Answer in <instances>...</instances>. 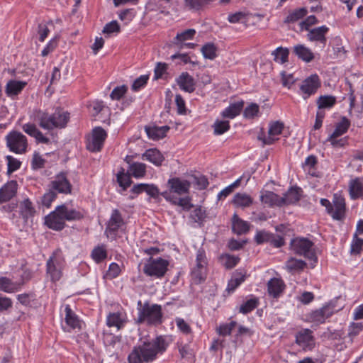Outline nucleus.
Here are the masks:
<instances>
[{
    "label": "nucleus",
    "instance_id": "f257e3e1",
    "mask_svg": "<svg viewBox=\"0 0 363 363\" xmlns=\"http://www.w3.org/2000/svg\"><path fill=\"white\" fill-rule=\"evenodd\" d=\"M39 125L45 130L65 128L69 119V113L57 109L52 114L40 112L38 114Z\"/></svg>",
    "mask_w": 363,
    "mask_h": 363
},
{
    "label": "nucleus",
    "instance_id": "f03ea898",
    "mask_svg": "<svg viewBox=\"0 0 363 363\" xmlns=\"http://www.w3.org/2000/svg\"><path fill=\"white\" fill-rule=\"evenodd\" d=\"M135 321L138 324L146 322L148 325H160L162 323V306L145 302L140 309Z\"/></svg>",
    "mask_w": 363,
    "mask_h": 363
},
{
    "label": "nucleus",
    "instance_id": "7ed1b4c3",
    "mask_svg": "<svg viewBox=\"0 0 363 363\" xmlns=\"http://www.w3.org/2000/svg\"><path fill=\"white\" fill-rule=\"evenodd\" d=\"M167 344L162 336L157 337L151 342H144L137 347L141 352L144 362H148L154 360L158 353H162L166 350Z\"/></svg>",
    "mask_w": 363,
    "mask_h": 363
},
{
    "label": "nucleus",
    "instance_id": "20e7f679",
    "mask_svg": "<svg viewBox=\"0 0 363 363\" xmlns=\"http://www.w3.org/2000/svg\"><path fill=\"white\" fill-rule=\"evenodd\" d=\"M65 259L59 251H55L48 259L46 263V272L52 281H59L62 275L65 267Z\"/></svg>",
    "mask_w": 363,
    "mask_h": 363
},
{
    "label": "nucleus",
    "instance_id": "39448f33",
    "mask_svg": "<svg viewBox=\"0 0 363 363\" xmlns=\"http://www.w3.org/2000/svg\"><path fill=\"white\" fill-rule=\"evenodd\" d=\"M313 242L304 238H297L291 240V246L296 255L303 256L309 260L317 262V257L313 249Z\"/></svg>",
    "mask_w": 363,
    "mask_h": 363
},
{
    "label": "nucleus",
    "instance_id": "423d86ee",
    "mask_svg": "<svg viewBox=\"0 0 363 363\" xmlns=\"http://www.w3.org/2000/svg\"><path fill=\"white\" fill-rule=\"evenodd\" d=\"M6 146L11 152L23 154L27 151L28 141L26 137L21 132L12 130L6 138Z\"/></svg>",
    "mask_w": 363,
    "mask_h": 363
},
{
    "label": "nucleus",
    "instance_id": "0eeeda50",
    "mask_svg": "<svg viewBox=\"0 0 363 363\" xmlns=\"http://www.w3.org/2000/svg\"><path fill=\"white\" fill-rule=\"evenodd\" d=\"M169 262L161 257H150L148 262L143 267V272L149 277L162 278L167 271Z\"/></svg>",
    "mask_w": 363,
    "mask_h": 363
},
{
    "label": "nucleus",
    "instance_id": "6e6552de",
    "mask_svg": "<svg viewBox=\"0 0 363 363\" xmlns=\"http://www.w3.org/2000/svg\"><path fill=\"white\" fill-rule=\"evenodd\" d=\"M107 133L101 127L92 130L91 137L86 142V149L92 152H99L102 149Z\"/></svg>",
    "mask_w": 363,
    "mask_h": 363
},
{
    "label": "nucleus",
    "instance_id": "1a4fd4ad",
    "mask_svg": "<svg viewBox=\"0 0 363 363\" xmlns=\"http://www.w3.org/2000/svg\"><path fill=\"white\" fill-rule=\"evenodd\" d=\"M321 86V82L318 74H311L305 79L301 86L300 91L303 99H308L311 95L315 94Z\"/></svg>",
    "mask_w": 363,
    "mask_h": 363
},
{
    "label": "nucleus",
    "instance_id": "9d476101",
    "mask_svg": "<svg viewBox=\"0 0 363 363\" xmlns=\"http://www.w3.org/2000/svg\"><path fill=\"white\" fill-rule=\"evenodd\" d=\"M295 342L303 350H311L315 347V339L313 332L308 328H302L295 335Z\"/></svg>",
    "mask_w": 363,
    "mask_h": 363
},
{
    "label": "nucleus",
    "instance_id": "9b49d317",
    "mask_svg": "<svg viewBox=\"0 0 363 363\" xmlns=\"http://www.w3.org/2000/svg\"><path fill=\"white\" fill-rule=\"evenodd\" d=\"M50 188L54 191L60 194H71L72 186L67 177L65 172H60L57 174L50 184Z\"/></svg>",
    "mask_w": 363,
    "mask_h": 363
},
{
    "label": "nucleus",
    "instance_id": "f8f14e48",
    "mask_svg": "<svg viewBox=\"0 0 363 363\" xmlns=\"http://www.w3.org/2000/svg\"><path fill=\"white\" fill-rule=\"evenodd\" d=\"M45 225L48 228L56 231H60L65 228L66 224L63 216L61 215L60 210L58 209V206L55 211L45 217Z\"/></svg>",
    "mask_w": 363,
    "mask_h": 363
},
{
    "label": "nucleus",
    "instance_id": "ddd939ff",
    "mask_svg": "<svg viewBox=\"0 0 363 363\" xmlns=\"http://www.w3.org/2000/svg\"><path fill=\"white\" fill-rule=\"evenodd\" d=\"M284 128V125L281 121H274L269 124L268 130V136L266 137L264 133L258 136V140L263 143V145H272L277 140L275 136L280 135Z\"/></svg>",
    "mask_w": 363,
    "mask_h": 363
},
{
    "label": "nucleus",
    "instance_id": "4468645a",
    "mask_svg": "<svg viewBox=\"0 0 363 363\" xmlns=\"http://www.w3.org/2000/svg\"><path fill=\"white\" fill-rule=\"evenodd\" d=\"M345 199L340 194H335L333 199V211L329 213L334 220H342L345 217Z\"/></svg>",
    "mask_w": 363,
    "mask_h": 363
},
{
    "label": "nucleus",
    "instance_id": "2eb2a0df",
    "mask_svg": "<svg viewBox=\"0 0 363 363\" xmlns=\"http://www.w3.org/2000/svg\"><path fill=\"white\" fill-rule=\"evenodd\" d=\"M333 313V307L328 304L312 311L308 317L311 322L316 324H320L323 323L325 319L330 317Z\"/></svg>",
    "mask_w": 363,
    "mask_h": 363
},
{
    "label": "nucleus",
    "instance_id": "dca6fc26",
    "mask_svg": "<svg viewBox=\"0 0 363 363\" xmlns=\"http://www.w3.org/2000/svg\"><path fill=\"white\" fill-rule=\"evenodd\" d=\"M167 185L170 191L182 195L189 193L191 183L179 177H173L168 180Z\"/></svg>",
    "mask_w": 363,
    "mask_h": 363
},
{
    "label": "nucleus",
    "instance_id": "f3484780",
    "mask_svg": "<svg viewBox=\"0 0 363 363\" xmlns=\"http://www.w3.org/2000/svg\"><path fill=\"white\" fill-rule=\"evenodd\" d=\"M176 82L180 89L187 93H193L196 89V82L188 72H182L177 79Z\"/></svg>",
    "mask_w": 363,
    "mask_h": 363
},
{
    "label": "nucleus",
    "instance_id": "a211bd4d",
    "mask_svg": "<svg viewBox=\"0 0 363 363\" xmlns=\"http://www.w3.org/2000/svg\"><path fill=\"white\" fill-rule=\"evenodd\" d=\"M18 189V184L15 180L9 181L0 189V203L7 202L13 198Z\"/></svg>",
    "mask_w": 363,
    "mask_h": 363
},
{
    "label": "nucleus",
    "instance_id": "6ab92c4d",
    "mask_svg": "<svg viewBox=\"0 0 363 363\" xmlns=\"http://www.w3.org/2000/svg\"><path fill=\"white\" fill-rule=\"evenodd\" d=\"M61 215L63 216L64 220L74 221L80 220L84 217V211H78L74 208H68L65 204L58 206Z\"/></svg>",
    "mask_w": 363,
    "mask_h": 363
},
{
    "label": "nucleus",
    "instance_id": "aec40b11",
    "mask_svg": "<svg viewBox=\"0 0 363 363\" xmlns=\"http://www.w3.org/2000/svg\"><path fill=\"white\" fill-rule=\"evenodd\" d=\"M123 224L124 220L121 212L118 209H114L108 221L106 232L115 234Z\"/></svg>",
    "mask_w": 363,
    "mask_h": 363
},
{
    "label": "nucleus",
    "instance_id": "412c9836",
    "mask_svg": "<svg viewBox=\"0 0 363 363\" xmlns=\"http://www.w3.org/2000/svg\"><path fill=\"white\" fill-rule=\"evenodd\" d=\"M284 282L278 278H272L267 283V291L273 298H279L285 289Z\"/></svg>",
    "mask_w": 363,
    "mask_h": 363
},
{
    "label": "nucleus",
    "instance_id": "4be33fe9",
    "mask_svg": "<svg viewBox=\"0 0 363 363\" xmlns=\"http://www.w3.org/2000/svg\"><path fill=\"white\" fill-rule=\"evenodd\" d=\"M169 127L168 125L157 126V125H146L145 130L150 139L158 140L164 138L167 133L169 131Z\"/></svg>",
    "mask_w": 363,
    "mask_h": 363
},
{
    "label": "nucleus",
    "instance_id": "5701e85b",
    "mask_svg": "<svg viewBox=\"0 0 363 363\" xmlns=\"http://www.w3.org/2000/svg\"><path fill=\"white\" fill-rule=\"evenodd\" d=\"M141 158L143 160H147L156 166H161L162 162L164 160L163 155L155 148L147 150L143 155Z\"/></svg>",
    "mask_w": 363,
    "mask_h": 363
},
{
    "label": "nucleus",
    "instance_id": "b1692460",
    "mask_svg": "<svg viewBox=\"0 0 363 363\" xmlns=\"http://www.w3.org/2000/svg\"><path fill=\"white\" fill-rule=\"evenodd\" d=\"M329 28L326 26H322L309 30L307 38L310 41H318L323 44H325L327 38L326 33Z\"/></svg>",
    "mask_w": 363,
    "mask_h": 363
},
{
    "label": "nucleus",
    "instance_id": "393cba45",
    "mask_svg": "<svg viewBox=\"0 0 363 363\" xmlns=\"http://www.w3.org/2000/svg\"><path fill=\"white\" fill-rule=\"evenodd\" d=\"M260 201L262 203L267 204L269 206H283V200L281 199V197L270 191H265L264 192H262L260 195Z\"/></svg>",
    "mask_w": 363,
    "mask_h": 363
},
{
    "label": "nucleus",
    "instance_id": "a878e982",
    "mask_svg": "<svg viewBox=\"0 0 363 363\" xmlns=\"http://www.w3.org/2000/svg\"><path fill=\"white\" fill-rule=\"evenodd\" d=\"M22 128L26 133L34 137L38 143L48 144L50 142L49 138L44 136L41 131L36 128L35 124L26 123L23 125Z\"/></svg>",
    "mask_w": 363,
    "mask_h": 363
},
{
    "label": "nucleus",
    "instance_id": "bb28decb",
    "mask_svg": "<svg viewBox=\"0 0 363 363\" xmlns=\"http://www.w3.org/2000/svg\"><path fill=\"white\" fill-rule=\"evenodd\" d=\"M243 106L244 101L242 100L230 104L229 106L222 111L221 116L224 118L233 119L240 115Z\"/></svg>",
    "mask_w": 363,
    "mask_h": 363
},
{
    "label": "nucleus",
    "instance_id": "cd10ccee",
    "mask_svg": "<svg viewBox=\"0 0 363 363\" xmlns=\"http://www.w3.org/2000/svg\"><path fill=\"white\" fill-rule=\"evenodd\" d=\"M337 103V98L333 95H321L316 99L318 111L325 112V109L332 108Z\"/></svg>",
    "mask_w": 363,
    "mask_h": 363
},
{
    "label": "nucleus",
    "instance_id": "c85d7f7f",
    "mask_svg": "<svg viewBox=\"0 0 363 363\" xmlns=\"http://www.w3.org/2000/svg\"><path fill=\"white\" fill-rule=\"evenodd\" d=\"M216 0H184V7L193 11H199L211 4H213Z\"/></svg>",
    "mask_w": 363,
    "mask_h": 363
},
{
    "label": "nucleus",
    "instance_id": "c756f323",
    "mask_svg": "<svg viewBox=\"0 0 363 363\" xmlns=\"http://www.w3.org/2000/svg\"><path fill=\"white\" fill-rule=\"evenodd\" d=\"M232 228L235 233L242 235L249 231L250 224L248 222L240 218L239 216L235 213L232 218Z\"/></svg>",
    "mask_w": 363,
    "mask_h": 363
},
{
    "label": "nucleus",
    "instance_id": "7c9ffc66",
    "mask_svg": "<svg viewBox=\"0 0 363 363\" xmlns=\"http://www.w3.org/2000/svg\"><path fill=\"white\" fill-rule=\"evenodd\" d=\"M27 85L24 81L10 80L6 86V93L9 96H16L19 94Z\"/></svg>",
    "mask_w": 363,
    "mask_h": 363
},
{
    "label": "nucleus",
    "instance_id": "2f4dec72",
    "mask_svg": "<svg viewBox=\"0 0 363 363\" xmlns=\"http://www.w3.org/2000/svg\"><path fill=\"white\" fill-rule=\"evenodd\" d=\"M350 194L352 199H357L363 196V180L356 178L350 182Z\"/></svg>",
    "mask_w": 363,
    "mask_h": 363
},
{
    "label": "nucleus",
    "instance_id": "473e14b6",
    "mask_svg": "<svg viewBox=\"0 0 363 363\" xmlns=\"http://www.w3.org/2000/svg\"><path fill=\"white\" fill-rule=\"evenodd\" d=\"M293 52L301 60L306 62H311L314 58L312 51L303 45H297L294 47Z\"/></svg>",
    "mask_w": 363,
    "mask_h": 363
},
{
    "label": "nucleus",
    "instance_id": "72a5a7b5",
    "mask_svg": "<svg viewBox=\"0 0 363 363\" xmlns=\"http://www.w3.org/2000/svg\"><path fill=\"white\" fill-rule=\"evenodd\" d=\"M253 203V199L246 193H237L234 195L233 203L238 208H247Z\"/></svg>",
    "mask_w": 363,
    "mask_h": 363
},
{
    "label": "nucleus",
    "instance_id": "f704fd0d",
    "mask_svg": "<svg viewBox=\"0 0 363 363\" xmlns=\"http://www.w3.org/2000/svg\"><path fill=\"white\" fill-rule=\"evenodd\" d=\"M195 34L196 30L194 29H186L181 33H178L176 37L173 39L172 43L177 45L179 48H182L184 42L193 39Z\"/></svg>",
    "mask_w": 363,
    "mask_h": 363
},
{
    "label": "nucleus",
    "instance_id": "c9c22d12",
    "mask_svg": "<svg viewBox=\"0 0 363 363\" xmlns=\"http://www.w3.org/2000/svg\"><path fill=\"white\" fill-rule=\"evenodd\" d=\"M301 199L300 189L296 187L290 188L288 191L281 197L283 206L290 205L296 203Z\"/></svg>",
    "mask_w": 363,
    "mask_h": 363
},
{
    "label": "nucleus",
    "instance_id": "e433bc0d",
    "mask_svg": "<svg viewBox=\"0 0 363 363\" xmlns=\"http://www.w3.org/2000/svg\"><path fill=\"white\" fill-rule=\"evenodd\" d=\"M128 173L135 178H143L146 174V164L141 162H133L128 167Z\"/></svg>",
    "mask_w": 363,
    "mask_h": 363
},
{
    "label": "nucleus",
    "instance_id": "4c0bfd02",
    "mask_svg": "<svg viewBox=\"0 0 363 363\" xmlns=\"http://www.w3.org/2000/svg\"><path fill=\"white\" fill-rule=\"evenodd\" d=\"M350 126V121L346 117H342L341 121L336 124L335 128L330 135V138H338L345 134Z\"/></svg>",
    "mask_w": 363,
    "mask_h": 363
},
{
    "label": "nucleus",
    "instance_id": "58836bf2",
    "mask_svg": "<svg viewBox=\"0 0 363 363\" xmlns=\"http://www.w3.org/2000/svg\"><path fill=\"white\" fill-rule=\"evenodd\" d=\"M20 288V284L13 282L6 277H0V290L6 293H13Z\"/></svg>",
    "mask_w": 363,
    "mask_h": 363
},
{
    "label": "nucleus",
    "instance_id": "ea45409f",
    "mask_svg": "<svg viewBox=\"0 0 363 363\" xmlns=\"http://www.w3.org/2000/svg\"><path fill=\"white\" fill-rule=\"evenodd\" d=\"M65 322L72 328L75 329L80 327V322L77 315L70 308L69 305H66L65 308Z\"/></svg>",
    "mask_w": 363,
    "mask_h": 363
},
{
    "label": "nucleus",
    "instance_id": "a19ab883",
    "mask_svg": "<svg viewBox=\"0 0 363 363\" xmlns=\"http://www.w3.org/2000/svg\"><path fill=\"white\" fill-rule=\"evenodd\" d=\"M35 213V208L29 199H24L20 203V213L24 219L33 216Z\"/></svg>",
    "mask_w": 363,
    "mask_h": 363
},
{
    "label": "nucleus",
    "instance_id": "79ce46f5",
    "mask_svg": "<svg viewBox=\"0 0 363 363\" xmlns=\"http://www.w3.org/2000/svg\"><path fill=\"white\" fill-rule=\"evenodd\" d=\"M218 259L220 264L228 269L235 267L240 261L239 257L228 253L220 255Z\"/></svg>",
    "mask_w": 363,
    "mask_h": 363
},
{
    "label": "nucleus",
    "instance_id": "37998d69",
    "mask_svg": "<svg viewBox=\"0 0 363 363\" xmlns=\"http://www.w3.org/2000/svg\"><path fill=\"white\" fill-rule=\"evenodd\" d=\"M308 13V10L306 8H299L289 12V15L284 19V23H292L303 18Z\"/></svg>",
    "mask_w": 363,
    "mask_h": 363
},
{
    "label": "nucleus",
    "instance_id": "c03bdc74",
    "mask_svg": "<svg viewBox=\"0 0 363 363\" xmlns=\"http://www.w3.org/2000/svg\"><path fill=\"white\" fill-rule=\"evenodd\" d=\"M245 280V275L236 272L229 280L226 291L230 294L233 292Z\"/></svg>",
    "mask_w": 363,
    "mask_h": 363
},
{
    "label": "nucleus",
    "instance_id": "a18cd8bd",
    "mask_svg": "<svg viewBox=\"0 0 363 363\" xmlns=\"http://www.w3.org/2000/svg\"><path fill=\"white\" fill-rule=\"evenodd\" d=\"M203 57L208 60H214L217 57L218 48L213 43H207L201 49Z\"/></svg>",
    "mask_w": 363,
    "mask_h": 363
},
{
    "label": "nucleus",
    "instance_id": "49530a36",
    "mask_svg": "<svg viewBox=\"0 0 363 363\" xmlns=\"http://www.w3.org/2000/svg\"><path fill=\"white\" fill-rule=\"evenodd\" d=\"M289 51L286 48L279 47L273 51L274 60L280 64H284L288 61Z\"/></svg>",
    "mask_w": 363,
    "mask_h": 363
},
{
    "label": "nucleus",
    "instance_id": "de8ad7c7",
    "mask_svg": "<svg viewBox=\"0 0 363 363\" xmlns=\"http://www.w3.org/2000/svg\"><path fill=\"white\" fill-rule=\"evenodd\" d=\"M213 128V133L216 135H219L227 132L230 128V122L228 121L216 120L212 125Z\"/></svg>",
    "mask_w": 363,
    "mask_h": 363
},
{
    "label": "nucleus",
    "instance_id": "09e8293b",
    "mask_svg": "<svg viewBox=\"0 0 363 363\" xmlns=\"http://www.w3.org/2000/svg\"><path fill=\"white\" fill-rule=\"evenodd\" d=\"M172 0H150V4L155 6V9L162 13L168 14Z\"/></svg>",
    "mask_w": 363,
    "mask_h": 363
},
{
    "label": "nucleus",
    "instance_id": "8fccbe9b",
    "mask_svg": "<svg viewBox=\"0 0 363 363\" xmlns=\"http://www.w3.org/2000/svg\"><path fill=\"white\" fill-rule=\"evenodd\" d=\"M191 278L195 284L203 282L207 277V269L193 267L191 272Z\"/></svg>",
    "mask_w": 363,
    "mask_h": 363
},
{
    "label": "nucleus",
    "instance_id": "3c124183",
    "mask_svg": "<svg viewBox=\"0 0 363 363\" xmlns=\"http://www.w3.org/2000/svg\"><path fill=\"white\" fill-rule=\"evenodd\" d=\"M208 260L205 250L202 248L199 249L196 252V265L194 268L207 269Z\"/></svg>",
    "mask_w": 363,
    "mask_h": 363
},
{
    "label": "nucleus",
    "instance_id": "603ef678",
    "mask_svg": "<svg viewBox=\"0 0 363 363\" xmlns=\"http://www.w3.org/2000/svg\"><path fill=\"white\" fill-rule=\"evenodd\" d=\"M286 265L289 271H299L305 268L306 263L303 260L291 257L286 262Z\"/></svg>",
    "mask_w": 363,
    "mask_h": 363
},
{
    "label": "nucleus",
    "instance_id": "864d4df0",
    "mask_svg": "<svg viewBox=\"0 0 363 363\" xmlns=\"http://www.w3.org/2000/svg\"><path fill=\"white\" fill-rule=\"evenodd\" d=\"M363 247V239L358 237L355 233L353 235V238L350 246V253L352 255H359Z\"/></svg>",
    "mask_w": 363,
    "mask_h": 363
},
{
    "label": "nucleus",
    "instance_id": "5fc2aeb1",
    "mask_svg": "<svg viewBox=\"0 0 363 363\" xmlns=\"http://www.w3.org/2000/svg\"><path fill=\"white\" fill-rule=\"evenodd\" d=\"M91 257L96 262H101L107 257L106 250L103 246L95 247L91 252Z\"/></svg>",
    "mask_w": 363,
    "mask_h": 363
},
{
    "label": "nucleus",
    "instance_id": "6e6d98bb",
    "mask_svg": "<svg viewBox=\"0 0 363 363\" xmlns=\"http://www.w3.org/2000/svg\"><path fill=\"white\" fill-rule=\"evenodd\" d=\"M257 305L258 300L257 298H250L240 306V312L243 314H247L257 308Z\"/></svg>",
    "mask_w": 363,
    "mask_h": 363
},
{
    "label": "nucleus",
    "instance_id": "4d7b16f0",
    "mask_svg": "<svg viewBox=\"0 0 363 363\" xmlns=\"http://www.w3.org/2000/svg\"><path fill=\"white\" fill-rule=\"evenodd\" d=\"M259 106L255 103H251L243 111V117L247 119H252L258 115Z\"/></svg>",
    "mask_w": 363,
    "mask_h": 363
},
{
    "label": "nucleus",
    "instance_id": "13d9d810",
    "mask_svg": "<svg viewBox=\"0 0 363 363\" xmlns=\"http://www.w3.org/2000/svg\"><path fill=\"white\" fill-rule=\"evenodd\" d=\"M273 238V233H269L265 230H259L255 236V241L257 245H261L264 242H269Z\"/></svg>",
    "mask_w": 363,
    "mask_h": 363
},
{
    "label": "nucleus",
    "instance_id": "bf43d9fd",
    "mask_svg": "<svg viewBox=\"0 0 363 363\" xmlns=\"http://www.w3.org/2000/svg\"><path fill=\"white\" fill-rule=\"evenodd\" d=\"M236 325L237 323L235 321H231L229 323L220 325V326L217 328L216 331L221 336L229 335Z\"/></svg>",
    "mask_w": 363,
    "mask_h": 363
},
{
    "label": "nucleus",
    "instance_id": "052dcab7",
    "mask_svg": "<svg viewBox=\"0 0 363 363\" xmlns=\"http://www.w3.org/2000/svg\"><path fill=\"white\" fill-rule=\"evenodd\" d=\"M145 189L146 190L145 191V192H146L147 195L154 199L158 198L160 194H161L163 197L167 199L168 192L164 191L162 193H160L159 189L155 184H147Z\"/></svg>",
    "mask_w": 363,
    "mask_h": 363
},
{
    "label": "nucleus",
    "instance_id": "680f3d73",
    "mask_svg": "<svg viewBox=\"0 0 363 363\" xmlns=\"http://www.w3.org/2000/svg\"><path fill=\"white\" fill-rule=\"evenodd\" d=\"M106 323L109 327H117L118 329L122 325V321L119 313H113L107 316Z\"/></svg>",
    "mask_w": 363,
    "mask_h": 363
},
{
    "label": "nucleus",
    "instance_id": "e2e57ef3",
    "mask_svg": "<svg viewBox=\"0 0 363 363\" xmlns=\"http://www.w3.org/2000/svg\"><path fill=\"white\" fill-rule=\"evenodd\" d=\"M130 177L131 176L128 172L127 174L119 172L117 174V181L123 190H125L132 184Z\"/></svg>",
    "mask_w": 363,
    "mask_h": 363
},
{
    "label": "nucleus",
    "instance_id": "0e129e2a",
    "mask_svg": "<svg viewBox=\"0 0 363 363\" xmlns=\"http://www.w3.org/2000/svg\"><path fill=\"white\" fill-rule=\"evenodd\" d=\"M8 162L7 174H11L12 172L18 169L21 167V162L17 159L14 158L11 155L6 157Z\"/></svg>",
    "mask_w": 363,
    "mask_h": 363
},
{
    "label": "nucleus",
    "instance_id": "69168bd1",
    "mask_svg": "<svg viewBox=\"0 0 363 363\" xmlns=\"http://www.w3.org/2000/svg\"><path fill=\"white\" fill-rule=\"evenodd\" d=\"M57 192L50 188L49 191L42 197V204L47 208H49L51 206L52 202L57 198Z\"/></svg>",
    "mask_w": 363,
    "mask_h": 363
},
{
    "label": "nucleus",
    "instance_id": "338daca9",
    "mask_svg": "<svg viewBox=\"0 0 363 363\" xmlns=\"http://www.w3.org/2000/svg\"><path fill=\"white\" fill-rule=\"evenodd\" d=\"M128 86L126 85H121L115 87L110 94V97L113 100H120L127 92Z\"/></svg>",
    "mask_w": 363,
    "mask_h": 363
},
{
    "label": "nucleus",
    "instance_id": "774afa93",
    "mask_svg": "<svg viewBox=\"0 0 363 363\" xmlns=\"http://www.w3.org/2000/svg\"><path fill=\"white\" fill-rule=\"evenodd\" d=\"M128 363H143L142 354L139 352L138 347H134L133 351L130 353L128 357Z\"/></svg>",
    "mask_w": 363,
    "mask_h": 363
}]
</instances>
